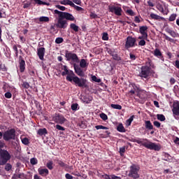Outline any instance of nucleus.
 Instances as JSON below:
<instances>
[{"instance_id":"obj_4","label":"nucleus","mask_w":179,"mask_h":179,"mask_svg":"<svg viewBox=\"0 0 179 179\" xmlns=\"http://www.w3.org/2000/svg\"><path fill=\"white\" fill-rule=\"evenodd\" d=\"M152 68H155V65L151 59H148L145 65L141 66L138 76L140 78H144V79H148L151 73Z\"/></svg>"},{"instance_id":"obj_44","label":"nucleus","mask_w":179,"mask_h":179,"mask_svg":"<svg viewBox=\"0 0 179 179\" xmlns=\"http://www.w3.org/2000/svg\"><path fill=\"white\" fill-rule=\"evenodd\" d=\"M71 110L73 111H76L78 110V103H75L73 104H71Z\"/></svg>"},{"instance_id":"obj_50","label":"nucleus","mask_w":179,"mask_h":179,"mask_svg":"<svg viewBox=\"0 0 179 179\" xmlns=\"http://www.w3.org/2000/svg\"><path fill=\"white\" fill-rule=\"evenodd\" d=\"M92 80H93V82H96V83H101V79H99L95 76H92Z\"/></svg>"},{"instance_id":"obj_64","label":"nucleus","mask_w":179,"mask_h":179,"mask_svg":"<svg viewBox=\"0 0 179 179\" xmlns=\"http://www.w3.org/2000/svg\"><path fill=\"white\" fill-rule=\"evenodd\" d=\"M66 178L67 179H73V176H71V174H69V173H66V174L65 175Z\"/></svg>"},{"instance_id":"obj_9","label":"nucleus","mask_w":179,"mask_h":179,"mask_svg":"<svg viewBox=\"0 0 179 179\" xmlns=\"http://www.w3.org/2000/svg\"><path fill=\"white\" fill-rule=\"evenodd\" d=\"M65 57L66 58L67 61H72L73 64H77L80 62L79 57H78L77 54L69 52L68 50L66 51Z\"/></svg>"},{"instance_id":"obj_22","label":"nucleus","mask_w":179,"mask_h":179,"mask_svg":"<svg viewBox=\"0 0 179 179\" xmlns=\"http://www.w3.org/2000/svg\"><path fill=\"white\" fill-rule=\"evenodd\" d=\"M57 163L59 166H60L61 167H65V169H73V166H69V164H66V163H64V162H62V160H57Z\"/></svg>"},{"instance_id":"obj_13","label":"nucleus","mask_w":179,"mask_h":179,"mask_svg":"<svg viewBox=\"0 0 179 179\" xmlns=\"http://www.w3.org/2000/svg\"><path fill=\"white\" fill-rule=\"evenodd\" d=\"M73 68L75 73L78 76H80L81 78H78L79 79H85L84 77L85 76V72L82 69L81 66L79 65H77L76 64H73Z\"/></svg>"},{"instance_id":"obj_37","label":"nucleus","mask_w":179,"mask_h":179,"mask_svg":"<svg viewBox=\"0 0 179 179\" xmlns=\"http://www.w3.org/2000/svg\"><path fill=\"white\" fill-rule=\"evenodd\" d=\"M164 36L165 37V40H168V41H170V43H174L175 39H173V38H171V36H169V35H166V34H164Z\"/></svg>"},{"instance_id":"obj_45","label":"nucleus","mask_w":179,"mask_h":179,"mask_svg":"<svg viewBox=\"0 0 179 179\" xmlns=\"http://www.w3.org/2000/svg\"><path fill=\"white\" fill-rule=\"evenodd\" d=\"M125 152H126L125 146H122V148H120V156H124Z\"/></svg>"},{"instance_id":"obj_30","label":"nucleus","mask_w":179,"mask_h":179,"mask_svg":"<svg viewBox=\"0 0 179 179\" xmlns=\"http://www.w3.org/2000/svg\"><path fill=\"white\" fill-rule=\"evenodd\" d=\"M6 143L4 141H0V160H1L2 157H1V153L3 152V148H4Z\"/></svg>"},{"instance_id":"obj_2","label":"nucleus","mask_w":179,"mask_h":179,"mask_svg":"<svg viewBox=\"0 0 179 179\" xmlns=\"http://www.w3.org/2000/svg\"><path fill=\"white\" fill-rule=\"evenodd\" d=\"M58 69L59 72H62V76H66V79L68 82H73L76 86H78V87H87V79H79V77L76 76L73 71H70L66 65L59 64Z\"/></svg>"},{"instance_id":"obj_46","label":"nucleus","mask_w":179,"mask_h":179,"mask_svg":"<svg viewBox=\"0 0 179 179\" xmlns=\"http://www.w3.org/2000/svg\"><path fill=\"white\" fill-rule=\"evenodd\" d=\"M34 1L37 4H46V6H50V3H47L46 1H43L42 0H34Z\"/></svg>"},{"instance_id":"obj_29","label":"nucleus","mask_w":179,"mask_h":179,"mask_svg":"<svg viewBox=\"0 0 179 179\" xmlns=\"http://www.w3.org/2000/svg\"><path fill=\"white\" fill-rule=\"evenodd\" d=\"M60 3L61 4H64L65 6L69 4V6H71V7L74 6L72 0H62V1H60Z\"/></svg>"},{"instance_id":"obj_20","label":"nucleus","mask_w":179,"mask_h":179,"mask_svg":"<svg viewBox=\"0 0 179 179\" xmlns=\"http://www.w3.org/2000/svg\"><path fill=\"white\" fill-rule=\"evenodd\" d=\"M166 33H169L171 37H173V38H176V37H178V32H176V31H173V29H171V28H166Z\"/></svg>"},{"instance_id":"obj_21","label":"nucleus","mask_w":179,"mask_h":179,"mask_svg":"<svg viewBox=\"0 0 179 179\" xmlns=\"http://www.w3.org/2000/svg\"><path fill=\"white\" fill-rule=\"evenodd\" d=\"M163 160H165L166 162H173V157L169 155V153H164L163 155Z\"/></svg>"},{"instance_id":"obj_1","label":"nucleus","mask_w":179,"mask_h":179,"mask_svg":"<svg viewBox=\"0 0 179 179\" xmlns=\"http://www.w3.org/2000/svg\"><path fill=\"white\" fill-rule=\"evenodd\" d=\"M57 8L62 10H55V13L58 15L57 22H56V27L57 29H67L69 22H75L76 18L73 14L64 11L66 10L65 6H61L60 4H56Z\"/></svg>"},{"instance_id":"obj_59","label":"nucleus","mask_w":179,"mask_h":179,"mask_svg":"<svg viewBox=\"0 0 179 179\" xmlns=\"http://www.w3.org/2000/svg\"><path fill=\"white\" fill-rule=\"evenodd\" d=\"M0 67H1V69L3 72H7L8 69H7L5 64H1Z\"/></svg>"},{"instance_id":"obj_55","label":"nucleus","mask_w":179,"mask_h":179,"mask_svg":"<svg viewBox=\"0 0 179 179\" xmlns=\"http://www.w3.org/2000/svg\"><path fill=\"white\" fill-rule=\"evenodd\" d=\"M13 50L15 51V57H18V55H19V51H18V50H17V45H13Z\"/></svg>"},{"instance_id":"obj_56","label":"nucleus","mask_w":179,"mask_h":179,"mask_svg":"<svg viewBox=\"0 0 179 179\" xmlns=\"http://www.w3.org/2000/svg\"><path fill=\"white\" fill-rule=\"evenodd\" d=\"M153 125L157 128H161V122H159V121H154Z\"/></svg>"},{"instance_id":"obj_54","label":"nucleus","mask_w":179,"mask_h":179,"mask_svg":"<svg viewBox=\"0 0 179 179\" xmlns=\"http://www.w3.org/2000/svg\"><path fill=\"white\" fill-rule=\"evenodd\" d=\"M96 129H108V127H104L103 125H96Z\"/></svg>"},{"instance_id":"obj_60","label":"nucleus","mask_w":179,"mask_h":179,"mask_svg":"<svg viewBox=\"0 0 179 179\" xmlns=\"http://www.w3.org/2000/svg\"><path fill=\"white\" fill-rule=\"evenodd\" d=\"M127 13L129 14L130 15H134V11L131 8H129L127 10Z\"/></svg>"},{"instance_id":"obj_15","label":"nucleus","mask_w":179,"mask_h":179,"mask_svg":"<svg viewBox=\"0 0 179 179\" xmlns=\"http://www.w3.org/2000/svg\"><path fill=\"white\" fill-rule=\"evenodd\" d=\"M172 113L175 118L179 117V101H173L172 106Z\"/></svg>"},{"instance_id":"obj_18","label":"nucleus","mask_w":179,"mask_h":179,"mask_svg":"<svg viewBox=\"0 0 179 179\" xmlns=\"http://www.w3.org/2000/svg\"><path fill=\"white\" fill-rule=\"evenodd\" d=\"M38 172L40 174V176H42V177H47L49 174V170L48 169H38Z\"/></svg>"},{"instance_id":"obj_5","label":"nucleus","mask_w":179,"mask_h":179,"mask_svg":"<svg viewBox=\"0 0 179 179\" xmlns=\"http://www.w3.org/2000/svg\"><path fill=\"white\" fill-rule=\"evenodd\" d=\"M140 170H141V167L140 166H138V164H131V166H130V169L129 170L128 176L130 177V178H133V179L139 178Z\"/></svg>"},{"instance_id":"obj_57","label":"nucleus","mask_w":179,"mask_h":179,"mask_svg":"<svg viewBox=\"0 0 179 179\" xmlns=\"http://www.w3.org/2000/svg\"><path fill=\"white\" fill-rule=\"evenodd\" d=\"M129 57H130V59L131 61H136V59L137 58L136 55H135L134 54H132L131 52H130Z\"/></svg>"},{"instance_id":"obj_48","label":"nucleus","mask_w":179,"mask_h":179,"mask_svg":"<svg viewBox=\"0 0 179 179\" xmlns=\"http://www.w3.org/2000/svg\"><path fill=\"white\" fill-rule=\"evenodd\" d=\"M138 45H140L141 47L146 45V41H145L144 38H142L141 41H139Z\"/></svg>"},{"instance_id":"obj_16","label":"nucleus","mask_w":179,"mask_h":179,"mask_svg":"<svg viewBox=\"0 0 179 179\" xmlns=\"http://www.w3.org/2000/svg\"><path fill=\"white\" fill-rule=\"evenodd\" d=\"M18 63L20 65V71L21 72V73H23V72H24V71L26 69V62H25L23 57H22V55H20V57H19Z\"/></svg>"},{"instance_id":"obj_19","label":"nucleus","mask_w":179,"mask_h":179,"mask_svg":"<svg viewBox=\"0 0 179 179\" xmlns=\"http://www.w3.org/2000/svg\"><path fill=\"white\" fill-rule=\"evenodd\" d=\"M153 55L155 57H157V58H160L162 59V61H164L163 54H162V52H161V51H160V50H159V48H155V50L153 52Z\"/></svg>"},{"instance_id":"obj_43","label":"nucleus","mask_w":179,"mask_h":179,"mask_svg":"<svg viewBox=\"0 0 179 179\" xmlns=\"http://www.w3.org/2000/svg\"><path fill=\"white\" fill-rule=\"evenodd\" d=\"M108 32H103L102 40H104V41H108Z\"/></svg>"},{"instance_id":"obj_7","label":"nucleus","mask_w":179,"mask_h":179,"mask_svg":"<svg viewBox=\"0 0 179 179\" xmlns=\"http://www.w3.org/2000/svg\"><path fill=\"white\" fill-rule=\"evenodd\" d=\"M137 41L135 36H132V35H129L126 38V43H125V48L126 50H129V48H134V47H137Z\"/></svg>"},{"instance_id":"obj_63","label":"nucleus","mask_w":179,"mask_h":179,"mask_svg":"<svg viewBox=\"0 0 179 179\" xmlns=\"http://www.w3.org/2000/svg\"><path fill=\"white\" fill-rule=\"evenodd\" d=\"M173 65L176 68H177V69H179V61H178V59L175 61V63L173 64Z\"/></svg>"},{"instance_id":"obj_8","label":"nucleus","mask_w":179,"mask_h":179,"mask_svg":"<svg viewBox=\"0 0 179 179\" xmlns=\"http://www.w3.org/2000/svg\"><path fill=\"white\" fill-rule=\"evenodd\" d=\"M12 157V155L6 150V149H3L1 152V159L0 160V166H6L7 162L10 160Z\"/></svg>"},{"instance_id":"obj_61","label":"nucleus","mask_w":179,"mask_h":179,"mask_svg":"<svg viewBox=\"0 0 179 179\" xmlns=\"http://www.w3.org/2000/svg\"><path fill=\"white\" fill-rule=\"evenodd\" d=\"M5 97L6 99H11L12 93H10V92H7V93H5Z\"/></svg>"},{"instance_id":"obj_49","label":"nucleus","mask_w":179,"mask_h":179,"mask_svg":"<svg viewBox=\"0 0 179 179\" xmlns=\"http://www.w3.org/2000/svg\"><path fill=\"white\" fill-rule=\"evenodd\" d=\"M100 117L103 120V121H106L108 119V117L106 114H105L104 113H101L100 114Z\"/></svg>"},{"instance_id":"obj_28","label":"nucleus","mask_w":179,"mask_h":179,"mask_svg":"<svg viewBox=\"0 0 179 179\" xmlns=\"http://www.w3.org/2000/svg\"><path fill=\"white\" fill-rule=\"evenodd\" d=\"M78 127H80V128H83V129H86L87 127V124L85 120L80 121V122H78Z\"/></svg>"},{"instance_id":"obj_52","label":"nucleus","mask_w":179,"mask_h":179,"mask_svg":"<svg viewBox=\"0 0 179 179\" xmlns=\"http://www.w3.org/2000/svg\"><path fill=\"white\" fill-rule=\"evenodd\" d=\"M22 87L24 89H29L30 85L28 82H22Z\"/></svg>"},{"instance_id":"obj_26","label":"nucleus","mask_w":179,"mask_h":179,"mask_svg":"<svg viewBox=\"0 0 179 179\" xmlns=\"http://www.w3.org/2000/svg\"><path fill=\"white\" fill-rule=\"evenodd\" d=\"M80 66L82 69L87 68L89 66V64H87L86 59H81L80 61Z\"/></svg>"},{"instance_id":"obj_51","label":"nucleus","mask_w":179,"mask_h":179,"mask_svg":"<svg viewBox=\"0 0 179 179\" xmlns=\"http://www.w3.org/2000/svg\"><path fill=\"white\" fill-rule=\"evenodd\" d=\"M31 162V164L32 165H35L38 164V159H36V157H32L30 160Z\"/></svg>"},{"instance_id":"obj_40","label":"nucleus","mask_w":179,"mask_h":179,"mask_svg":"<svg viewBox=\"0 0 179 179\" xmlns=\"http://www.w3.org/2000/svg\"><path fill=\"white\" fill-rule=\"evenodd\" d=\"M176 17H177V14L176 13L171 14L169 18V22H174V20H176Z\"/></svg>"},{"instance_id":"obj_34","label":"nucleus","mask_w":179,"mask_h":179,"mask_svg":"<svg viewBox=\"0 0 179 179\" xmlns=\"http://www.w3.org/2000/svg\"><path fill=\"white\" fill-rule=\"evenodd\" d=\"M157 118L159 120V121H166V117L164 115V114H157Z\"/></svg>"},{"instance_id":"obj_39","label":"nucleus","mask_w":179,"mask_h":179,"mask_svg":"<svg viewBox=\"0 0 179 179\" xmlns=\"http://www.w3.org/2000/svg\"><path fill=\"white\" fill-rule=\"evenodd\" d=\"M157 10H159V11H161V13H164V11L163 5L161 4L160 3H158V4H157Z\"/></svg>"},{"instance_id":"obj_31","label":"nucleus","mask_w":179,"mask_h":179,"mask_svg":"<svg viewBox=\"0 0 179 179\" xmlns=\"http://www.w3.org/2000/svg\"><path fill=\"white\" fill-rule=\"evenodd\" d=\"M150 17L153 19V20H159L161 16L158 14H155V13H150Z\"/></svg>"},{"instance_id":"obj_25","label":"nucleus","mask_w":179,"mask_h":179,"mask_svg":"<svg viewBox=\"0 0 179 179\" xmlns=\"http://www.w3.org/2000/svg\"><path fill=\"white\" fill-rule=\"evenodd\" d=\"M70 29H71V30H73V31H76V33H78V31H79V27L78 25H76L75 22H71V24H70Z\"/></svg>"},{"instance_id":"obj_6","label":"nucleus","mask_w":179,"mask_h":179,"mask_svg":"<svg viewBox=\"0 0 179 179\" xmlns=\"http://www.w3.org/2000/svg\"><path fill=\"white\" fill-rule=\"evenodd\" d=\"M3 138L6 142L15 141L16 139V129H15V128H11L10 129L5 131L3 134Z\"/></svg>"},{"instance_id":"obj_3","label":"nucleus","mask_w":179,"mask_h":179,"mask_svg":"<svg viewBox=\"0 0 179 179\" xmlns=\"http://www.w3.org/2000/svg\"><path fill=\"white\" fill-rule=\"evenodd\" d=\"M131 142H136V143L138 144H142L144 148H147V149H150V150H157L159 151L162 149L161 145H157V143H155L153 142H150L149 139L147 138H138V139H135L132 138L130 139Z\"/></svg>"},{"instance_id":"obj_14","label":"nucleus","mask_w":179,"mask_h":179,"mask_svg":"<svg viewBox=\"0 0 179 179\" xmlns=\"http://www.w3.org/2000/svg\"><path fill=\"white\" fill-rule=\"evenodd\" d=\"M148 27L147 25H141L139 28V31L142 36V38L145 40H148Z\"/></svg>"},{"instance_id":"obj_47","label":"nucleus","mask_w":179,"mask_h":179,"mask_svg":"<svg viewBox=\"0 0 179 179\" xmlns=\"http://www.w3.org/2000/svg\"><path fill=\"white\" fill-rule=\"evenodd\" d=\"M72 7H74L78 11H84L83 7H80V6H77L76 4H74L72 6Z\"/></svg>"},{"instance_id":"obj_42","label":"nucleus","mask_w":179,"mask_h":179,"mask_svg":"<svg viewBox=\"0 0 179 179\" xmlns=\"http://www.w3.org/2000/svg\"><path fill=\"white\" fill-rule=\"evenodd\" d=\"M21 141L22 142V143H23L24 145H27L29 144V138H22L21 139Z\"/></svg>"},{"instance_id":"obj_33","label":"nucleus","mask_w":179,"mask_h":179,"mask_svg":"<svg viewBox=\"0 0 179 179\" xmlns=\"http://www.w3.org/2000/svg\"><path fill=\"white\" fill-rule=\"evenodd\" d=\"M53 164L54 163L52 160H50V162H48V163L46 164V166L48 167V169H49V170H52L54 169Z\"/></svg>"},{"instance_id":"obj_27","label":"nucleus","mask_w":179,"mask_h":179,"mask_svg":"<svg viewBox=\"0 0 179 179\" xmlns=\"http://www.w3.org/2000/svg\"><path fill=\"white\" fill-rule=\"evenodd\" d=\"M38 20L41 23H43V22H46V23H48V22H50V17L42 15L39 17Z\"/></svg>"},{"instance_id":"obj_10","label":"nucleus","mask_w":179,"mask_h":179,"mask_svg":"<svg viewBox=\"0 0 179 179\" xmlns=\"http://www.w3.org/2000/svg\"><path fill=\"white\" fill-rule=\"evenodd\" d=\"M52 120L55 121L57 124H64L67 121L66 118L62 114H59V113H56L53 117Z\"/></svg>"},{"instance_id":"obj_58","label":"nucleus","mask_w":179,"mask_h":179,"mask_svg":"<svg viewBox=\"0 0 179 179\" xmlns=\"http://www.w3.org/2000/svg\"><path fill=\"white\" fill-rule=\"evenodd\" d=\"M56 129H58L59 131H65L64 127H62V125L59 124L56 125Z\"/></svg>"},{"instance_id":"obj_53","label":"nucleus","mask_w":179,"mask_h":179,"mask_svg":"<svg viewBox=\"0 0 179 179\" xmlns=\"http://www.w3.org/2000/svg\"><path fill=\"white\" fill-rule=\"evenodd\" d=\"M134 115H131V117H130L129 120H127L126 122L127 125H131L132 121H134Z\"/></svg>"},{"instance_id":"obj_35","label":"nucleus","mask_w":179,"mask_h":179,"mask_svg":"<svg viewBox=\"0 0 179 179\" xmlns=\"http://www.w3.org/2000/svg\"><path fill=\"white\" fill-rule=\"evenodd\" d=\"M55 43L56 44H62V43H64V38H62V36H58L55 39Z\"/></svg>"},{"instance_id":"obj_17","label":"nucleus","mask_w":179,"mask_h":179,"mask_svg":"<svg viewBox=\"0 0 179 179\" xmlns=\"http://www.w3.org/2000/svg\"><path fill=\"white\" fill-rule=\"evenodd\" d=\"M45 54V48L41 47V48H38L37 50V55L41 61H44V56Z\"/></svg>"},{"instance_id":"obj_12","label":"nucleus","mask_w":179,"mask_h":179,"mask_svg":"<svg viewBox=\"0 0 179 179\" xmlns=\"http://www.w3.org/2000/svg\"><path fill=\"white\" fill-rule=\"evenodd\" d=\"M106 51L109 55H111L115 61H121V57L118 55L115 48H106Z\"/></svg>"},{"instance_id":"obj_38","label":"nucleus","mask_w":179,"mask_h":179,"mask_svg":"<svg viewBox=\"0 0 179 179\" xmlns=\"http://www.w3.org/2000/svg\"><path fill=\"white\" fill-rule=\"evenodd\" d=\"M83 101L86 104H89L92 101V97H83Z\"/></svg>"},{"instance_id":"obj_23","label":"nucleus","mask_w":179,"mask_h":179,"mask_svg":"<svg viewBox=\"0 0 179 179\" xmlns=\"http://www.w3.org/2000/svg\"><path fill=\"white\" fill-rule=\"evenodd\" d=\"M48 134V129L46 128H40L37 131V134L40 135V136H43V135H46Z\"/></svg>"},{"instance_id":"obj_11","label":"nucleus","mask_w":179,"mask_h":179,"mask_svg":"<svg viewBox=\"0 0 179 179\" xmlns=\"http://www.w3.org/2000/svg\"><path fill=\"white\" fill-rule=\"evenodd\" d=\"M109 11L111 13H114L116 15H122V8L119 6H115L113 4H109L108 6Z\"/></svg>"},{"instance_id":"obj_36","label":"nucleus","mask_w":179,"mask_h":179,"mask_svg":"<svg viewBox=\"0 0 179 179\" xmlns=\"http://www.w3.org/2000/svg\"><path fill=\"white\" fill-rule=\"evenodd\" d=\"M12 167H13L12 164L10 163H8L7 162L4 169L6 171H10V170H12Z\"/></svg>"},{"instance_id":"obj_62","label":"nucleus","mask_w":179,"mask_h":179,"mask_svg":"<svg viewBox=\"0 0 179 179\" xmlns=\"http://www.w3.org/2000/svg\"><path fill=\"white\" fill-rule=\"evenodd\" d=\"M110 179H122L121 177H118V176H115V174H112L110 176Z\"/></svg>"},{"instance_id":"obj_41","label":"nucleus","mask_w":179,"mask_h":179,"mask_svg":"<svg viewBox=\"0 0 179 179\" xmlns=\"http://www.w3.org/2000/svg\"><path fill=\"white\" fill-rule=\"evenodd\" d=\"M112 108H115V110H122V107L120 104H111Z\"/></svg>"},{"instance_id":"obj_24","label":"nucleus","mask_w":179,"mask_h":179,"mask_svg":"<svg viewBox=\"0 0 179 179\" xmlns=\"http://www.w3.org/2000/svg\"><path fill=\"white\" fill-rule=\"evenodd\" d=\"M145 129H149V130L154 129V127H153L151 121L145 120Z\"/></svg>"},{"instance_id":"obj_32","label":"nucleus","mask_w":179,"mask_h":179,"mask_svg":"<svg viewBox=\"0 0 179 179\" xmlns=\"http://www.w3.org/2000/svg\"><path fill=\"white\" fill-rule=\"evenodd\" d=\"M117 131L119 132H126V129L123 125V124H119V125L117 127Z\"/></svg>"}]
</instances>
